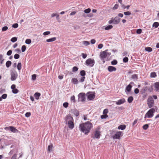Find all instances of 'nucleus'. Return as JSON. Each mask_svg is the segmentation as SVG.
Instances as JSON below:
<instances>
[{
  "mask_svg": "<svg viewBox=\"0 0 159 159\" xmlns=\"http://www.w3.org/2000/svg\"><path fill=\"white\" fill-rule=\"evenodd\" d=\"M95 63V61L93 59L89 58L86 60L85 63V65L88 66L93 67Z\"/></svg>",
  "mask_w": 159,
  "mask_h": 159,
  "instance_id": "obj_5",
  "label": "nucleus"
},
{
  "mask_svg": "<svg viewBox=\"0 0 159 159\" xmlns=\"http://www.w3.org/2000/svg\"><path fill=\"white\" fill-rule=\"evenodd\" d=\"M108 70L110 72H112L113 71H115L116 70V68L113 66H109L108 67Z\"/></svg>",
  "mask_w": 159,
  "mask_h": 159,
  "instance_id": "obj_14",
  "label": "nucleus"
},
{
  "mask_svg": "<svg viewBox=\"0 0 159 159\" xmlns=\"http://www.w3.org/2000/svg\"><path fill=\"white\" fill-rule=\"evenodd\" d=\"M16 155L15 154L12 156L11 159H16Z\"/></svg>",
  "mask_w": 159,
  "mask_h": 159,
  "instance_id": "obj_64",
  "label": "nucleus"
},
{
  "mask_svg": "<svg viewBox=\"0 0 159 159\" xmlns=\"http://www.w3.org/2000/svg\"><path fill=\"white\" fill-rule=\"evenodd\" d=\"M128 61V58L127 57H124L123 59V61L124 62L126 63Z\"/></svg>",
  "mask_w": 159,
  "mask_h": 159,
  "instance_id": "obj_48",
  "label": "nucleus"
},
{
  "mask_svg": "<svg viewBox=\"0 0 159 159\" xmlns=\"http://www.w3.org/2000/svg\"><path fill=\"white\" fill-rule=\"evenodd\" d=\"M11 81L15 80L18 77L17 72L15 70H11Z\"/></svg>",
  "mask_w": 159,
  "mask_h": 159,
  "instance_id": "obj_7",
  "label": "nucleus"
},
{
  "mask_svg": "<svg viewBox=\"0 0 159 159\" xmlns=\"http://www.w3.org/2000/svg\"><path fill=\"white\" fill-rule=\"evenodd\" d=\"M31 40L30 39H27L25 41V43L28 44H30L31 43Z\"/></svg>",
  "mask_w": 159,
  "mask_h": 159,
  "instance_id": "obj_33",
  "label": "nucleus"
},
{
  "mask_svg": "<svg viewBox=\"0 0 159 159\" xmlns=\"http://www.w3.org/2000/svg\"><path fill=\"white\" fill-rule=\"evenodd\" d=\"M139 92V89H137L136 88L134 90V92L135 94H137Z\"/></svg>",
  "mask_w": 159,
  "mask_h": 159,
  "instance_id": "obj_60",
  "label": "nucleus"
},
{
  "mask_svg": "<svg viewBox=\"0 0 159 159\" xmlns=\"http://www.w3.org/2000/svg\"><path fill=\"white\" fill-rule=\"evenodd\" d=\"M145 50L146 51L150 52L152 51V48L150 47H147L145 48Z\"/></svg>",
  "mask_w": 159,
  "mask_h": 159,
  "instance_id": "obj_27",
  "label": "nucleus"
},
{
  "mask_svg": "<svg viewBox=\"0 0 159 159\" xmlns=\"http://www.w3.org/2000/svg\"><path fill=\"white\" fill-rule=\"evenodd\" d=\"M36 74H34L32 75L31 79L32 80H34L36 79Z\"/></svg>",
  "mask_w": 159,
  "mask_h": 159,
  "instance_id": "obj_43",
  "label": "nucleus"
},
{
  "mask_svg": "<svg viewBox=\"0 0 159 159\" xmlns=\"http://www.w3.org/2000/svg\"><path fill=\"white\" fill-rule=\"evenodd\" d=\"M142 33V30L140 29H139L137 30L136 33L138 34H140Z\"/></svg>",
  "mask_w": 159,
  "mask_h": 159,
  "instance_id": "obj_57",
  "label": "nucleus"
},
{
  "mask_svg": "<svg viewBox=\"0 0 159 159\" xmlns=\"http://www.w3.org/2000/svg\"><path fill=\"white\" fill-rule=\"evenodd\" d=\"M108 50H106L100 53V57L103 63L105 62V59L106 58H108L111 54L110 52L109 53L107 52Z\"/></svg>",
  "mask_w": 159,
  "mask_h": 159,
  "instance_id": "obj_3",
  "label": "nucleus"
},
{
  "mask_svg": "<svg viewBox=\"0 0 159 159\" xmlns=\"http://www.w3.org/2000/svg\"><path fill=\"white\" fill-rule=\"evenodd\" d=\"M125 102V99L124 98H122L116 102V105H121L124 103Z\"/></svg>",
  "mask_w": 159,
  "mask_h": 159,
  "instance_id": "obj_13",
  "label": "nucleus"
},
{
  "mask_svg": "<svg viewBox=\"0 0 159 159\" xmlns=\"http://www.w3.org/2000/svg\"><path fill=\"white\" fill-rule=\"evenodd\" d=\"M126 128V126L125 125H121L119 126L118 127V129H121V130H123L125 129Z\"/></svg>",
  "mask_w": 159,
  "mask_h": 159,
  "instance_id": "obj_21",
  "label": "nucleus"
},
{
  "mask_svg": "<svg viewBox=\"0 0 159 159\" xmlns=\"http://www.w3.org/2000/svg\"><path fill=\"white\" fill-rule=\"evenodd\" d=\"M133 98L132 96H130L128 98V102L130 103H131L133 100Z\"/></svg>",
  "mask_w": 159,
  "mask_h": 159,
  "instance_id": "obj_28",
  "label": "nucleus"
},
{
  "mask_svg": "<svg viewBox=\"0 0 159 159\" xmlns=\"http://www.w3.org/2000/svg\"><path fill=\"white\" fill-rule=\"evenodd\" d=\"M100 132L99 130H96L94 132V138L99 139L100 138Z\"/></svg>",
  "mask_w": 159,
  "mask_h": 159,
  "instance_id": "obj_11",
  "label": "nucleus"
},
{
  "mask_svg": "<svg viewBox=\"0 0 159 159\" xmlns=\"http://www.w3.org/2000/svg\"><path fill=\"white\" fill-rule=\"evenodd\" d=\"M155 112V109L154 108L150 109L145 114L144 118H150L152 117Z\"/></svg>",
  "mask_w": 159,
  "mask_h": 159,
  "instance_id": "obj_4",
  "label": "nucleus"
},
{
  "mask_svg": "<svg viewBox=\"0 0 159 159\" xmlns=\"http://www.w3.org/2000/svg\"><path fill=\"white\" fill-rule=\"evenodd\" d=\"M85 77L84 76H82L81 77V78L80 79V82H83L84 81V80L85 79Z\"/></svg>",
  "mask_w": 159,
  "mask_h": 159,
  "instance_id": "obj_54",
  "label": "nucleus"
},
{
  "mask_svg": "<svg viewBox=\"0 0 159 159\" xmlns=\"http://www.w3.org/2000/svg\"><path fill=\"white\" fill-rule=\"evenodd\" d=\"M147 104L149 108H151L154 105V101L152 96H150L147 100Z\"/></svg>",
  "mask_w": 159,
  "mask_h": 159,
  "instance_id": "obj_8",
  "label": "nucleus"
},
{
  "mask_svg": "<svg viewBox=\"0 0 159 159\" xmlns=\"http://www.w3.org/2000/svg\"><path fill=\"white\" fill-rule=\"evenodd\" d=\"M159 26V23L158 22H155L152 25V26L155 28H157Z\"/></svg>",
  "mask_w": 159,
  "mask_h": 159,
  "instance_id": "obj_25",
  "label": "nucleus"
},
{
  "mask_svg": "<svg viewBox=\"0 0 159 159\" xmlns=\"http://www.w3.org/2000/svg\"><path fill=\"white\" fill-rule=\"evenodd\" d=\"M31 115V113L30 112H26L25 114V116L27 117H29Z\"/></svg>",
  "mask_w": 159,
  "mask_h": 159,
  "instance_id": "obj_50",
  "label": "nucleus"
},
{
  "mask_svg": "<svg viewBox=\"0 0 159 159\" xmlns=\"http://www.w3.org/2000/svg\"><path fill=\"white\" fill-rule=\"evenodd\" d=\"M71 82L74 84H77L78 83V81L76 78H73L72 79Z\"/></svg>",
  "mask_w": 159,
  "mask_h": 159,
  "instance_id": "obj_19",
  "label": "nucleus"
},
{
  "mask_svg": "<svg viewBox=\"0 0 159 159\" xmlns=\"http://www.w3.org/2000/svg\"><path fill=\"white\" fill-rule=\"evenodd\" d=\"M50 34V32L49 31H46L43 33V35H47Z\"/></svg>",
  "mask_w": 159,
  "mask_h": 159,
  "instance_id": "obj_52",
  "label": "nucleus"
},
{
  "mask_svg": "<svg viewBox=\"0 0 159 159\" xmlns=\"http://www.w3.org/2000/svg\"><path fill=\"white\" fill-rule=\"evenodd\" d=\"M74 114L76 116H78L79 115V112L78 111L75 110L74 111Z\"/></svg>",
  "mask_w": 159,
  "mask_h": 159,
  "instance_id": "obj_37",
  "label": "nucleus"
},
{
  "mask_svg": "<svg viewBox=\"0 0 159 159\" xmlns=\"http://www.w3.org/2000/svg\"><path fill=\"white\" fill-rule=\"evenodd\" d=\"M21 64L20 62L18 63L17 66V68L18 70H20L21 69Z\"/></svg>",
  "mask_w": 159,
  "mask_h": 159,
  "instance_id": "obj_30",
  "label": "nucleus"
},
{
  "mask_svg": "<svg viewBox=\"0 0 159 159\" xmlns=\"http://www.w3.org/2000/svg\"><path fill=\"white\" fill-rule=\"evenodd\" d=\"M78 100L79 102H84L86 99V95L85 93H81L78 95Z\"/></svg>",
  "mask_w": 159,
  "mask_h": 159,
  "instance_id": "obj_6",
  "label": "nucleus"
},
{
  "mask_svg": "<svg viewBox=\"0 0 159 159\" xmlns=\"http://www.w3.org/2000/svg\"><path fill=\"white\" fill-rule=\"evenodd\" d=\"M20 57V56L19 54H16L14 56V58L15 59H18Z\"/></svg>",
  "mask_w": 159,
  "mask_h": 159,
  "instance_id": "obj_51",
  "label": "nucleus"
},
{
  "mask_svg": "<svg viewBox=\"0 0 159 159\" xmlns=\"http://www.w3.org/2000/svg\"><path fill=\"white\" fill-rule=\"evenodd\" d=\"M91 11V9L89 8H88L87 9L84 10V11L85 13L88 14Z\"/></svg>",
  "mask_w": 159,
  "mask_h": 159,
  "instance_id": "obj_29",
  "label": "nucleus"
},
{
  "mask_svg": "<svg viewBox=\"0 0 159 159\" xmlns=\"http://www.w3.org/2000/svg\"><path fill=\"white\" fill-rule=\"evenodd\" d=\"M124 14L125 16H129L131 15V13L129 11H125L124 12Z\"/></svg>",
  "mask_w": 159,
  "mask_h": 159,
  "instance_id": "obj_41",
  "label": "nucleus"
},
{
  "mask_svg": "<svg viewBox=\"0 0 159 159\" xmlns=\"http://www.w3.org/2000/svg\"><path fill=\"white\" fill-rule=\"evenodd\" d=\"M18 24H17V23L14 24H13L12 25V27L13 28H17L18 27Z\"/></svg>",
  "mask_w": 159,
  "mask_h": 159,
  "instance_id": "obj_53",
  "label": "nucleus"
},
{
  "mask_svg": "<svg viewBox=\"0 0 159 159\" xmlns=\"http://www.w3.org/2000/svg\"><path fill=\"white\" fill-rule=\"evenodd\" d=\"M81 55L83 58L84 59H85V58H86L87 56V54H84V53H82Z\"/></svg>",
  "mask_w": 159,
  "mask_h": 159,
  "instance_id": "obj_59",
  "label": "nucleus"
},
{
  "mask_svg": "<svg viewBox=\"0 0 159 159\" xmlns=\"http://www.w3.org/2000/svg\"><path fill=\"white\" fill-rule=\"evenodd\" d=\"M7 95L6 94H4L2 96L1 98L2 99H5L7 98Z\"/></svg>",
  "mask_w": 159,
  "mask_h": 159,
  "instance_id": "obj_44",
  "label": "nucleus"
},
{
  "mask_svg": "<svg viewBox=\"0 0 159 159\" xmlns=\"http://www.w3.org/2000/svg\"><path fill=\"white\" fill-rule=\"evenodd\" d=\"M68 106V103L67 102H64L63 104V106L65 108H67Z\"/></svg>",
  "mask_w": 159,
  "mask_h": 159,
  "instance_id": "obj_49",
  "label": "nucleus"
},
{
  "mask_svg": "<svg viewBox=\"0 0 159 159\" xmlns=\"http://www.w3.org/2000/svg\"><path fill=\"white\" fill-rule=\"evenodd\" d=\"M74 119L72 116L70 115H67L64 118V122L67 125L70 129H72L74 128L75 125Z\"/></svg>",
  "mask_w": 159,
  "mask_h": 159,
  "instance_id": "obj_2",
  "label": "nucleus"
},
{
  "mask_svg": "<svg viewBox=\"0 0 159 159\" xmlns=\"http://www.w3.org/2000/svg\"><path fill=\"white\" fill-rule=\"evenodd\" d=\"M26 46L25 45H23L21 47V51L22 52H24L26 50Z\"/></svg>",
  "mask_w": 159,
  "mask_h": 159,
  "instance_id": "obj_46",
  "label": "nucleus"
},
{
  "mask_svg": "<svg viewBox=\"0 0 159 159\" xmlns=\"http://www.w3.org/2000/svg\"><path fill=\"white\" fill-rule=\"evenodd\" d=\"M40 95V93H36L34 94V97L37 100L39 99V97Z\"/></svg>",
  "mask_w": 159,
  "mask_h": 159,
  "instance_id": "obj_20",
  "label": "nucleus"
},
{
  "mask_svg": "<svg viewBox=\"0 0 159 159\" xmlns=\"http://www.w3.org/2000/svg\"><path fill=\"white\" fill-rule=\"evenodd\" d=\"M108 23L109 24H111L113 23V24H114V21L113 19L112 18L111 20H110L108 21Z\"/></svg>",
  "mask_w": 159,
  "mask_h": 159,
  "instance_id": "obj_58",
  "label": "nucleus"
},
{
  "mask_svg": "<svg viewBox=\"0 0 159 159\" xmlns=\"http://www.w3.org/2000/svg\"><path fill=\"white\" fill-rule=\"evenodd\" d=\"M103 46V45L102 44H100L98 45V48L99 49L102 48Z\"/></svg>",
  "mask_w": 159,
  "mask_h": 159,
  "instance_id": "obj_62",
  "label": "nucleus"
},
{
  "mask_svg": "<svg viewBox=\"0 0 159 159\" xmlns=\"http://www.w3.org/2000/svg\"><path fill=\"white\" fill-rule=\"evenodd\" d=\"M154 87L156 91L159 90V82H156L154 84Z\"/></svg>",
  "mask_w": 159,
  "mask_h": 159,
  "instance_id": "obj_17",
  "label": "nucleus"
},
{
  "mask_svg": "<svg viewBox=\"0 0 159 159\" xmlns=\"http://www.w3.org/2000/svg\"><path fill=\"white\" fill-rule=\"evenodd\" d=\"M113 27V26L111 25H109L106 26L105 28L106 30H108L111 29Z\"/></svg>",
  "mask_w": 159,
  "mask_h": 159,
  "instance_id": "obj_24",
  "label": "nucleus"
},
{
  "mask_svg": "<svg viewBox=\"0 0 159 159\" xmlns=\"http://www.w3.org/2000/svg\"><path fill=\"white\" fill-rule=\"evenodd\" d=\"M108 117V115L107 114H104L101 116V118L102 119H106Z\"/></svg>",
  "mask_w": 159,
  "mask_h": 159,
  "instance_id": "obj_36",
  "label": "nucleus"
},
{
  "mask_svg": "<svg viewBox=\"0 0 159 159\" xmlns=\"http://www.w3.org/2000/svg\"><path fill=\"white\" fill-rule=\"evenodd\" d=\"M10 130L12 132L15 133H17L18 132V130L13 126H10Z\"/></svg>",
  "mask_w": 159,
  "mask_h": 159,
  "instance_id": "obj_16",
  "label": "nucleus"
},
{
  "mask_svg": "<svg viewBox=\"0 0 159 159\" xmlns=\"http://www.w3.org/2000/svg\"><path fill=\"white\" fill-rule=\"evenodd\" d=\"M78 70V68L76 66H74L72 68V71L73 72H76Z\"/></svg>",
  "mask_w": 159,
  "mask_h": 159,
  "instance_id": "obj_34",
  "label": "nucleus"
},
{
  "mask_svg": "<svg viewBox=\"0 0 159 159\" xmlns=\"http://www.w3.org/2000/svg\"><path fill=\"white\" fill-rule=\"evenodd\" d=\"M93 127V124L89 121H87L80 124L79 128L81 131L87 135Z\"/></svg>",
  "mask_w": 159,
  "mask_h": 159,
  "instance_id": "obj_1",
  "label": "nucleus"
},
{
  "mask_svg": "<svg viewBox=\"0 0 159 159\" xmlns=\"http://www.w3.org/2000/svg\"><path fill=\"white\" fill-rule=\"evenodd\" d=\"M12 52V51L11 50H9L7 52V56H10L11 55Z\"/></svg>",
  "mask_w": 159,
  "mask_h": 159,
  "instance_id": "obj_56",
  "label": "nucleus"
},
{
  "mask_svg": "<svg viewBox=\"0 0 159 159\" xmlns=\"http://www.w3.org/2000/svg\"><path fill=\"white\" fill-rule=\"evenodd\" d=\"M148 124H145L143 126V128L144 129L146 130L148 128Z\"/></svg>",
  "mask_w": 159,
  "mask_h": 159,
  "instance_id": "obj_45",
  "label": "nucleus"
},
{
  "mask_svg": "<svg viewBox=\"0 0 159 159\" xmlns=\"http://www.w3.org/2000/svg\"><path fill=\"white\" fill-rule=\"evenodd\" d=\"M87 95L88 99L90 100H93L95 98L94 94L91 92L88 93Z\"/></svg>",
  "mask_w": 159,
  "mask_h": 159,
  "instance_id": "obj_10",
  "label": "nucleus"
},
{
  "mask_svg": "<svg viewBox=\"0 0 159 159\" xmlns=\"http://www.w3.org/2000/svg\"><path fill=\"white\" fill-rule=\"evenodd\" d=\"M114 21V24H118L120 20V19L117 16L115 17L114 19H113Z\"/></svg>",
  "mask_w": 159,
  "mask_h": 159,
  "instance_id": "obj_15",
  "label": "nucleus"
},
{
  "mask_svg": "<svg viewBox=\"0 0 159 159\" xmlns=\"http://www.w3.org/2000/svg\"><path fill=\"white\" fill-rule=\"evenodd\" d=\"M17 40V38L16 37H14L12 38L11 40V41L14 43L16 42Z\"/></svg>",
  "mask_w": 159,
  "mask_h": 159,
  "instance_id": "obj_32",
  "label": "nucleus"
},
{
  "mask_svg": "<svg viewBox=\"0 0 159 159\" xmlns=\"http://www.w3.org/2000/svg\"><path fill=\"white\" fill-rule=\"evenodd\" d=\"M119 7V5L118 4H116L114 7H113V9H116L118 8Z\"/></svg>",
  "mask_w": 159,
  "mask_h": 159,
  "instance_id": "obj_61",
  "label": "nucleus"
},
{
  "mask_svg": "<svg viewBox=\"0 0 159 159\" xmlns=\"http://www.w3.org/2000/svg\"><path fill=\"white\" fill-rule=\"evenodd\" d=\"M11 64V61H7L6 63V65L7 67H9Z\"/></svg>",
  "mask_w": 159,
  "mask_h": 159,
  "instance_id": "obj_23",
  "label": "nucleus"
},
{
  "mask_svg": "<svg viewBox=\"0 0 159 159\" xmlns=\"http://www.w3.org/2000/svg\"><path fill=\"white\" fill-rule=\"evenodd\" d=\"M83 43L85 46H88L90 44L89 43L88 41H84L83 42Z\"/></svg>",
  "mask_w": 159,
  "mask_h": 159,
  "instance_id": "obj_39",
  "label": "nucleus"
},
{
  "mask_svg": "<svg viewBox=\"0 0 159 159\" xmlns=\"http://www.w3.org/2000/svg\"><path fill=\"white\" fill-rule=\"evenodd\" d=\"M150 76L152 78H155L157 76V75L155 72H152L150 74Z\"/></svg>",
  "mask_w": 159,
  "mask_h": 159,
  "instance_id": "obj_31",
  "label": "nucleus"
},
{
  "mask_svg": "<svg viewBox=\"0 0 159 159\" xmlns=\"http://www.w3.org/2000/svg\"><path fill=\"white\" fill-rule=\"evenodd\" d=\"M12 92L13 93L16 94L18 93V91L17 89L15 88L12 90Z\"/></svg>",
  "mask_w": 159,
  "mask_h": 159,
  "instance_id": "obj_38",
  "label": "nucleus"
},
{
  "mask_svg": "<svg viewBox=\"0 0 159 159\" xmlns=\"http://www.w3.org/2000/svg\"><path fill=\"white\" fill-rule=\"evenodd\" d=\"M117 63V61L116 60H114L111 61V64L112 65H116Z\"/></svg>",
  "mask_w": 159,
  "mask_h": 159,
  "instance_id": "obj_42",
  "label": "nucleus"
},
{
  "mask_svg": "<svg viewBox=\"0 0 159 159\" xmlns=\"http://www.w3.org/2000/svg\"><path fill=\"white\" fill-rule=\"evenodd\" d=\"M90 42H91V43L92 44H94L95 43L96 41L94 39H93L91 40Z\"/></svg>",
  "mask_w": 159,
  "mask_h": 159,
  "instance_id": "obj_63",
  "label": "nucleus"
},
{
  "mask_svg": "<svg viewBox=\"0 0 159 159\" xmlns=\"http://www.w3.org/2000/svg\"><path fill=\"white\" fill-rule=\"evenodd\" d=\"M70 100L73 102H75V96H71L70 98Z\"/></svg>",
  "mask_w": 159,
  "mask_h": 159,
  "instance_id": "obj_40",
  "label": "nucleus"
},
{
  "mask_svg": "<svg viewBox=\"0 0 159 159\" xmlns=\"http://www.w3.org/2000/svg\"><path fill=\"white\" fill-rule=\"evenodd\" d=\"M80 75L82 76H84L85 75V72L84 70L81 71L80 72Z\"/></svg>",
  "mask_w": 159,
  "mask_h": 159,
  "instance_id": "obj_35",
  "label": "nucleus"
},
{
  "mask_svg": "<svg viewBox=\"0 0 159 159\" xmlns=\"http://www.w3.org/2000/svg\"><path fill=\"white\" fill-rule=\"evenodd\" d=\"M8 27L7 26H5L2 27V31H6L8 29Z\"/></svg>",
  "mask_w": 159,
  "mask_h": 159,
  "instance_id": "obj_47",
  "label": "nucleus"
},
{
  "mask_svg": "<svg viewBox=\"0 0 159 159\" xmlns=\"http://www.w3.org/2000/svg\"><path fill=\"white\" fill-rule=\"evenodd\" d=\"M108 112V110L107 109H105L103 111V113L104 114H107Z\"/></svg>",
  "mask_w": 159,
  "mask_h": 159,
  "instance_id": "obj_55",
  "label": "nucleus"
},
{
  "mask_svg": "<svg viewBox=\"0 0 159 159\" xmlns=\"http://www.w3.org/2000/svg\"><path fill=\"white\" fill-rule=\"evenodd\" d=\"M123 135L122 132L120 131H118L116 132L115 134L112 136L113 139H120V137Z\"/></svg>",
  "mask_w": 159,
  "mask_h": 159,
  "instance_id": "obj_9",
  "label": "nucleus"
},
{
  "mask_svg": "<svg viewBox=\"0 0 159 159\" xmlns=\"http://www.w3.org/2000/svg\"><path fill=\"white\" fill-rule=\"evenodd\" d=\"M134 84L133 82H131L130 84L127 86L125 89V92H126L127 91L128 92H129L130 91L132 87V86L130 84Z\"/></svg>",
  "mask_w": 159,
  "mask_h": 159,
  "instance_id": "obj_12",
  "label": "nucleus"
},
{
  "mask_svg": "<svg viewBox=\"0 0 159 159\" xmlns=\"http://www.w3.org/2000/svg\"><path fill=\"white\" fill-rule=\"evenodd\" d=\"M131 78L134 80H137L138 79V76L137 75L135 74L132 75Z\"/></svg>",
  "mask_w": 159,
  "mask_h": 159,
  "instance_id": "obj_26",
  "label": "nucleus"
},
{
  "mask_svg": "<svg viewBox=\"0 0 159 159\" xmlns=\"http://www.w3.org/2000/svg\"><path fill=\"white\" fill-rule=\"evenodd\" d=\"M53 148V146L52 144L49 145L48 148V151L49 152L52 151Z\"/></svg>",
  "mask_w": 159,
  "mask_h": 159,
  "instance_id": "obj_22",
  "label": "nucleus"
},
{
  "mask_svg": "<svg viewBox=\"0 0 159 159\" xmlns=\"http://www.w3.org/2000/svg\"><path fill=\"white\" fill-rule=\"evenodd\" d=\"M56 40V37H53L51 38H50L46 40V42H53L55 41Z\"/></svg>",
  "mask_w": 159,
  "mask_h": 159,
  "instance_id": "obj_18",
  "label": "nucleus"
}]
</instances>
